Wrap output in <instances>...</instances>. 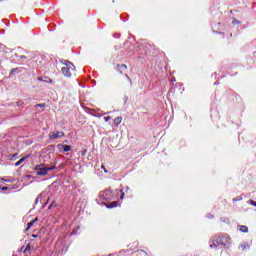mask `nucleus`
Masks as SVG:
<instances>
[{
    "mask_svg": "<svg viewBox=\"0 0 256 256\" xmlns=\"http://www.w3.org/2000/svg\"><path fill=\"white\" fill-rule=\"evenodd\" d=\"M55 167H47L45 164H39L34 167V171H36V175L40 177H45L49 171H53Z\"/></svg>",
    "mask_w": 256,
    "mask_h": 256,
    "instance_id": "f257e3e1",
    "label": "nucleus"
},
{
    "mask_svg": "<svg viewBox=\"0 0 256 256\" xmlns=\"http://www.w3.org/2000/svg\"><path fill=\"white\" fill-rule=\"evenodd\" d=\"M65 74L66 77H71V75H75V65H73V63L69 61L65 62Z\"/></svg>",
    "mask_w": 256,
    "mask_h": 256,
    "instance_id": "f03ea898",
    "label": "nucleus"
},
{
    "mask_svg": "<svg viewBox=\"0 0 256 256\" xmlns=\"http://www.w3.org/2000/svg\"><path fill=\"white\" fill-rule=\"evenodd\" d=\"M63 135H65V133L57 131L50 133L49 137L50 139H59L60 137H63Z\"/></svg>",
    "mask_w": 256,
    "mask_h": 256,
    "instance_id": "7ed1b4c3",
    "label": "nucleus"
},
{
    "mask_svg": "<svg viewBox=\"0 0 256 256\" xmlns=\"http://www.w3.org/2000/svg\"><path fill=\"white\" fill-rule=\"evenodd\" d=\"M37 221H39V218H35L31 222H29L28 227L26 228V231H29V229H31L33 227V225H35V223H37Z\"/></svg>",
    "mask_w": 256,
    "mask_h": 256,
    "instance_id": "20e7f679",
    "label": "nucleus"
},
{
    "mask_svg": "<svg viewBox=\"0 0 256 256\" xmlns=\"http://www.w3.org/2000/svg\"><path fill=\"white\" fill-rule=\"evenodd\" d=\"M121 121H123L122 117H117L114 119V124L116 125V127H119V125H121Z\"/></svg>",
    "mask_w": 256,
    "mask_h": 256,
    "instance_id": "39448f33",
    "label": "nucleus"
},
{
    "mask_svg": "<svg viewBox=\"0 0 256 256\" xmlns=\"http://www.w3.org/2000/svg\"><path fill=\"white\" fill-rule=\"evenodd\" d=\"M126 69H127V65H125V64L118 65V71L120 73H123V71H126Z\"/></svg>",
    "mask_w": 256,
    "mask_h": 256,
    "instance_id": "423d86ee",
    "label": "nucleus"
},
{
    "mask_svg": "<svg viewBox=\"0 0 256 256\" xmlns=\"http://www.w3.org/2000/svg\"><path fill=\"white\" fill-rule=\"evenodd\" d=\"M25 159H27V157H23V158H21L19 161H17V162L15 163V167H19V165H21V163H23V162L25 161Z\"/></svg>",
    "mask_w": 256,
    "mask_h": 256,
    "instance_id": "0eeeda50",
    "label": "nucleus"
},
{
    "mask_svg": "<svg viewBox=\"0 0 256 256\" xmlns=\"http://www.w3.org/2000/svg\"><path fill=\"white\" fill-rule=\"evenodd\" d=\"M240 227V231H242V233H247L249 231V228L247 226H239Z\"/></svg>",
    "mask_w": 256,
    "mask_h": 256,
    "instance_id": "6e6552de",
    "label": "nucleus"
},
{
    "mask_svg": "<svg viewBox=\"0 0 256 256\" xmlns=\"http://www.w3.org/2000/svg\"><path fill=\"white\" fill-rule=\"evenodd\" d=\"M118 203L117 201H114L112 203H110V205L108 206L109 209H113V207H117Z\"/></svg>",
    "mask_w": 256,
    "mask_h": 256,
    "instance_id": "1a4fd4ad",
    "label": "nucleus"
},
{
    "mask_svg": "<svg viewBox=\"0 0 256 256\" xmlns=\"http://www.w3.org/2000/svg\"><path fill=\"white\" fill-rule=\"evenodd\" d=\"M31 249V245H27V247L25 248V250H24V253H27V251H29Z\"/></svg>",
    "mask_w": 256,
    "mask_h": 256,
    "instance_id": "9d476101",
    "label": "nucleus"
},
{
    "mask_svg": "<svg viewBox=\"0 0 256 256\" xmlns=\"http://www.w3.org/2000/svg\"><path fill=\"white\" fill-rule=\"evenodd\" d=\"M65 151H71V146L66 145V146H65Z\"/></svg>",
    "mask_w": 256,
    "mask_h": 256,
    "instance_id": "9b49d317",
    "label": "nucleus"
},
{
    "mask_svg": "<svg viewBox=\"0 0 256 256\" xmlns=\"http://www.w3.org/2000/svg\"><path fill=\"white\" fill-rule=\"evenodd\" d=\"M36 107H45V104H37Z\"/></svg>",
    "mask_w": 256,
    "mask_h": 256,
    "instance_id": "f8f14e48",
    "label": "nucleus"
},
{
    "mask_svg": "<svg viewBox=\"0 0 256 256\" xmlns=\"http://www.w3.org/2000/svg\"><path fill=\"white\" fill-rule=\"evenodd\" d=\"M104 119H105V121H110V120H111V117L107 116V117H105Z\"/></svg>",
    "mask_w": 256,
    "mask_h": 256,
    "instance_id": "ddd939ff",
    "label": "nucleus"
},
{
    "mask_svg": "<svg viewBox=\"0 0 256 256\" xmlns=\"http://www.w3.org/2000/svg\"><path fill=\"white\" fill-rule=\"evenodd\" d=\"M125 197V193H122L120 198L123 199Z\"/></svg>",
    "mask_w": 256,
    "mask_h": 256,
    "instance_id": "4468645a",
    "label": "nucleus"
},
{
    "mask_svg": "<svg viewBox=\"0 0 256 256\" xmlns=\"http://www.w3.org/2000/svg\"><path fill=\"white\" fill-rule=\"evenodd\" d=\"M252 205H254V207H256V202H253V201H252Z\"/></svg>",
    "mask_w": 256,
    "mask_h": 256,
    "instance_id": "2eb2a0df",
    "label": "nucleus"
},
{
    "mask_svg": "<svg viewBox=\"0 0 256 256\" xmlns=\"http://www.w3.org/2000/svg\"><path fill=\"white\" fill-rule=\"evenodd\" d=\"M32 237L37 238V235L33 234Z\"/></svg>",
    "mask_w": 256,
    "mask_h": 256,
    "instance_id": "dca6fc26",
    "label": "nucleus"
},
{
    "mask_svg": "<svg viewBox=\"0 0 256 256\" xmlns=\"http://www.w3.org/2000/svg\"><path fill=\"white\" fill-rule=\"evenodd\" d=\"M64 71H65V68L63 67V68H62V73H64Z\"/></svg>",
    "mask_w": 256,
    "mask_h": 256,
    "instance_id": "f3484780",
    "label": "nucleus"
},
{
    "mask_svg": "<svg viewBox=\"0 0 256 256\" xmlns=\"http://www.w3.org/2000/svg\"><path fill=\"white\" fill-rule=\"evenodd\" d=\"M101 169H104V171H105V166H101Z\"/></svg>",
    "mask_w": 256,
    "mask_h": 256,
    "instance_id": "a211bd4d",
    "label": "nucleus"
},
{
    "mask_svg": "<svg viewBox=\"0 0 256 256\" xmlns=\"http://www.w3.org/2000/svg\"><path fill=\"white\" fill-rule=\"evenodd\" d=\"M15 157H17V154H14V155H13V158H15Z\"/></svg>",
    "mask_w": 256,
    "mask_h": 256,
    "instance_id": "6ab92c4d",
    "label": "nucleus"
},
{
    "mask_svg": "<svg viewBox=\"0 0 256 256\" xmlns=\"http://www.w3.org/2000/svg\"><path fill=\"white\" fill-rule=\"evenodd\" d=\"M21 59H25V56H21Z\"/></svg>",
    "mask_w": 256,
    "mask_h": 256,
    "instance_id": "aec40b11",
    "label": "nucleus"
},
{
    "mask_svg": "<svg viewBox=\"0 0 256 256\" xmlns=\"http://www.w3.org/2000/svg\"><path fill=\"white\" fill-rule=\"evenodd\" d=\"M105 193H106V195H107V193H111V192H110V191H106Z\"/></svg>",
    "mask_w": 256,
    "mask_h": 256,
    "instance_id": "412c9836",
    "label": "nucleus"
},
{
    "mask_svg": "<svg viewBox=\"0 0 256 256\" xmlns=\"http://www.w3.org/2000/svg\"><path fill=\"white\" fill-rule=\"evenodd\" d=\"M12 256H17V255L13 254Z\"/></svg>",
    "mask_w": 256,
    "mask_h": 256,
    "instance_id": "4be33fe9",
    "label": "nucleus"
}]
</instances>
